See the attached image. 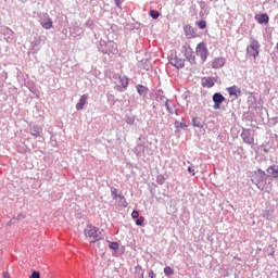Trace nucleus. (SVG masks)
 Instances as JSON below:
<instances>
[{
	"label": "nucleus",
	"instance_id": "1",
	"mask_svg": "<svg viewBox=\"0 0 278 278\" xmlns=\"http://www.w3.org/2000/svg\"><path fill=\"white\" fill-rule=\"evenodd\" d=\"M268 177L266 172L257 169L252 178V184H254L258 190H262V192L269 193L270 190H273V184H270Z\"/></svg>",
	"mask_w": 278,
	"mask_h": 278
},
{
	"label": "nucleus",
	"instance_id": "2",
	"mask_svg": "<svg viewBox=\"0 0 278 278\" xmlns=\"http://www.w3.org/2000/svg\"><path fill=\"white\" fill-rule=\"evenodd\" d=\"M260 41L254 37H250V43L247 47V55L248 58H253V60H257L260 56Z\"/></svg>",
	"mask_w": 278,
	"mask_h": 278
},
{
	"label": "nucleus",
	"instance_id": "3",
	"mask_svg": "<svg viewBox=\"0 0 278 278\" xmlns=\"http://www.w3.org/2000/svg\"><path fill=\"white\" fill-rule=\"evenodd\" d=\"M84 233L86 238H89L91 244L101 240V232L99 229L92 225H89L85 228Z\"/></svg>",
	"mask_w": 278,
	"mask_h": 278
},
{
	"label": "nucleus",
	"instance_id": "4",
	"mask_svg": "<svg viewBox=\"0 0 278 278\" xmlns=\"http://www.w3.org/2000/svg\"><path fill=\"white\" fill-rule=\"evenodd\" d=\"M181 53L190 62V64H197V56L194 55V51L190 47V45H184L181 48Z\"/></svg>",
	"mask_w": 278,
	"mask_h": 278
},
{
	"label": "nucleus",
	"instance_id": "5",
	"mask_svg": "<svg viewBox=\"0 0 278 278\" xmlns=\"http://www.w3.org/2000/svg\"><path fill=\"white\" fill-rule=\"evenodd\" d=\"M168 62L174 66L175 68H184L186 66V60L182 59L181 56L177 55V52L172 53L168 56Z\"/></svg>",
	"mask_w": 278,
	"mask_h": 278
},
{
	"label": "nucleus",
	"instance_id": "6",
	"mask_svg": "<svg viewBox=\"0 0 278 278\" xmlns=\"http://www.w3.org/2000/svg\"><path fill=\"white\" fill-rule=\"evenodd\" d=\"M195 53L201 58L202 62H206L207 56L210 55V50H207V46L204 42H200L195 48Z\"/></svg>",
	"mask_w": 278,
	"mask_h": 278
},
{
	"label": "nucleus",
	"instance_id": "7",
	"mask_svg": "<svg viewBox=\"0 0 278 278\" xmlns=\"http://www.w3.org/2000/svg\"><path fill=\"white\" fill-rule=\"evenodd\" d=\"M39 23L43 29H51L53 27V21H51V17L47 13L39 15Z\"/></svg>",
	"mask_w": 278,
	"mask_h": 278
},
{
	"label": "nucleus",
	"instance_id": "8",
	"mask_svg": "<svg viewBox=\"0 0 278 278\" xmlns=\"http://www.w3.org/2000/svg\"><path fill=\"white\" fill-rule=\"evenodd\" d=\"M241 138L245 144H254L255 142V135L250 129H243L241 132Z\"/></svg>",
	"mask_w": 278,
	"mask_h": 278
},
{
	"label": "nucleus",
	"instance_id": "9",
	"mask_svg": "<svg viewBox=\"0 0 278 278\" xmlns=\"http://www.w3.org/2000/svg\"><path fill=\"white\" fill-rule=\"evenodd\" d=\"M127 86H129V78H127V76H119L117 78L116 90L125 92V90H127Z\"/></svg>",
	"mask_w": 278,
	"mask_h": 278
},
{
	"label": "nucleus",
	"instance_id": "10",
	"mask_svg": "<svg viewBox=\"0 0 278 278\" xmlns=\"http://www.w3.org/2000/svg\"><path fill=\"white\" fill-rule=\"evenodd\" d=\"M29 134L33 138H40L42 136V126L34 124L29 126Z\"/></svg>",
	"mask_w": 278,
	"mask_h": 278
},
{
	"label": "nucleus",
	"instance_id": "11",
	"mask_svg": "<svg viewBox=\"0 0 278 278\" xmlns=\"http://www.w3.org/2000/svg\"><path fill=\"white\" fill-rule=\"evenodd\" d=\"M225 98L220 92H216L213 94L214 110H220V104L224 103Z\"/></svg>",
	"mask_w": 278,
	"mask_h": 278
},
{
	"label": "nucleus",
	"instance_id": "12",
	"mask_svg": "<svg viewBox=\"0 0 278 278\" xmlns=\"http://www.w3.org/2000/svg\"><path fill=\"white\" fill-rule=\"evenodd\" d=\"M201 86L203 88H214V86H216V78H214V77H203L201 79Z\"/></svg>",
	"mask_w": 278,
	"mask_h": 278
},
{
	"label": "nucleus",
	"instance_id": "13",
	"mask_svg": "<svg viewBox=\"0 0 278 278\" xmlns=\"http://www.w3.org/2000/svg\"><path fill=\"white\" fill-rule=\"evenodd\" d=\"M255 21H257V23L260 25H267L268 21H270V17H268V14H266V13L256 14L255 15Z\"/></svg>",
	"mask_w": 278,
	"mask_h": 278
},
{
	"label": "nucleus",
	"instance_id": "14",
	"mask_svg": "<svg viewBox=\"0 0 278 278\" xmlns=\"http://www.w3.org/2000/svg\"><path fill=\"white\" fill-rule=\"evenodd\" d=\"M225 58H215L213 61H212V68H223V66H225Z\"/></svg>",
	"mask_w": 278,
	"mask_h": 278
},
{
	"label": "nucleus",
	"instance_id": "15",
	"mask_svg": "<svg viewBox=\"0 0 278 278\" xmlns=\"http://www.w3.org/2000/svg\"><path fill=\"white\" fill-rule=\"evenodd\" d=\"M227 92L230 97H235V99H238V97L242 94V91L240 90V88H238V86L228 87Z\"/></svg>",
	"mask_w": 278,
	"mask_h": 278
},
{
	"label": "nucleus",
	"instance_id": "16",
	"mask_svg": "<svg viewBox=\"0 0 278 278\" xmlns=\"http://www.w3.org/2000/svg\"><path fill=\"white\" fill-rule=\"evenodd\" d=\"M87 101H88V94H83L78 103L76 104V110L78 111L84 110V105H86Z\"/></svg>",
	"mask_w": 278,
	"mask_h": 278
},
{
	"label": "nucleus",
	"instance_id": "17",
	"mask_svg": "<svg viewBox=\"0 0 278 278\" xmlns=\"http://www.w3.org/2000/svg\"><path fill=\"white\" fill-rule=\"evenodd\" d=\"M137 92L140 94V97H147V93L149 92V88L142 86V85H137Z\"/></svg>",
	"mask_w": 278,
	"mask_h": 278
},
{
	"label": "nucleus",
	"instance_id": "18",
	"mask_svg": "<svg viewBox=\"0 0 278 278\" xmlns=\"http://www.w3.org/2000/svg\"><path fill=\"white\" fill-rule=\"evenodd\" d=\"M267 173L268 175H270V177H273L274 179H278V168H276L275 166H269L267 168Z\"/></svg>",
	"mask_w": 278,
	"mask_h": 278
},
{
	"label": "nucleus",
	"instance_id": "19",
	"mask_svg": "<svg viewBox=\"0 0 278 278\" xmlns=\"http://www.w3.org/2000/svg\"><path fill=\"white\" fill-rule=\"evenodd\" d=\"M156 101H159L160 103H166V97L164 96V92L162 90H159L156 92Z\"/></svg>",
	"mask_w": 278,
	"mask_h": 278
},
{
	"label": "nucleus",
	"instance_id": "20",
	"mask_svg": "<svg viewBox=\"0 0 278 278\" xmlns=\"http://www.w3.org/2000/svg\"><path fill=\"white\" fill-rule=\"evenodd\" d=\"M111 194H112V198H113L114 200L118 199V197H119V199H122L123 201H125V197L118 194V190H117V189H114V188L111 189Z\"/></svg>",
	"mask_w": 278,
	"mask_h": 278
},
{
	"label": "nucleus",
	"instance_id": "21",
	"mask_svg": "<svg viewBox=\"0 0 278 278\" xmlns=\"http://www.w3.org/2000/svg\"><path fill=\"white\" fill-rule=\"evenodd\" d=\"M135 153L137 155H142V153H144V146L141 143L137 144L135 148Z\"/></svg>",
	"mask_w": 278,
	"mask_h": 278
},
{
	"label": "nucleus",
	"instance_id": "22",
	"mask_svg": "<svg viewBox=\"0 0 278 278\" xmlns=\"http://www.w3.org/2000/svg\"><path fill=\"white\" fill-rule=\"evenodd\" d=\"M72 34H76L75 38H79V37H81V34H84V29H81V27H79V26H76V27H74V30Z\"/></svg>",
	"mask_w": 278,
	"mask_h": 278
},
{
	"label": "nucleus",
	"instance_id": "23",
	"mask_svg": "<svg viewBox=\"0 0 278 278\" xmlns=\"http://www.w3.org/2000/svg\"><path fill=\"white\" fill-rule=\"evenodd\" d=\"M192 125H193V127H199L200 129H201V127H203V124L201 123V118H199V117L192 118Z\"/></svg>",
	"mask_w": 278,
	"mask_h": 278
},
{
	"label": "nucleus",
	"instance_id": "24",
	"mask_svg": "<svg viewBox=\"0 0 278 278\" xmlns=\"http://www.w3.org/2000/svg\"><path fill=\"white\" fill-rule=\"evenodd\" d=\"M164 274L166 275V277H170V275H175V270L170 266H166L164 268Z\"/></svg>",
	"mask_w": 278,
	"mask_h": 278
},
{
	"label": "nucleus",
	"instance_id": "25",
	"mask_svg": "<svg viewBox=\"0 0 278 278\" xmlns=\"http://www.w3.org/2000/svg\"><path fill=\"white\" fill-rule=\"evenodd\" d=\"M263 218H265L266 220H270V218H273V212L268 210L263 211Z\"/></svg>",
	"mask_w": 278,
	"mask_h": 278
},
{
	"label": "nucleus",
	"instance_id": "26",
	"mask_svg": "<svg viewBox=\"0 0 278 278\" xmlns=\"http://www.w3.org/2000/svg\"><path fill=\"white\" fill-rule=\"evenodd\" d=\"M174 125H175L176 129H184L187 127L186 123L179 122V121H176Z\"/></svg>",
	"mask_w": 278,
	"mask_h": 278
},
{
	"label": "nucleus",
	"instance_id": "27",
	"mask_svg": "<svg viewBox=\"0 0 278 278\" xmlns=\"http://www.w3.org/2000/svg\"><path fill=\"white\" fill-rule=\"evenodd\" d=\"M135 223L138 227H144V217H138Z\"/></svg>",
	"mask_w": 278,
	"mask_h": 278
},
{
	"label": "nucleus",
	"instance_id": "28",
	"mask_svg": "<svg viewBox=\"0 0 278 278\" xmlns=\"http://www.w3.org/2000/svg\"><path fill=\"white\" fill-rule=\"evenodd\" d=\"M150 16H151V18L156 21V18H160V13L156 10H151L150 11Z\"/></svg>",
	"mask_w": 278,
	"mask_h": 278
},
{
	"label": "nucleus",
	"instance_id": "29",
	"mask_svg": "<svg viewBox=\"0 0 278 278\" xmlns=\"http://www.w3.org/2000/svg\"><path fill=\"white\" fill-rule=\"evenodd\" d=\"M109 247L112 251H118V242H110Z\"/></svg>",
	"mask_w": 278,
	"mask_h": 278
},
{
	"label": "nucleus",
	"instance_id": "30",
	"mask_svg": "<svg viewBox=\"0 0 278 278\" xmlns=\"http://www.w3.org/2000/svg\"><path fill=\"white\" fill-rule=\"evenodd\" d=\"M198 26H199L200 29H205L207 24L205 23V21H200V22H198Z\"/></svg>",
	"mask_w": 278,
	"mask_h": 278
},
{
	"label": "nucleus",
	"instance_id": "31",
	"mask_svg": "<svg viewBox=\"0 0 278 278\" xmlns=\"http://www.w3.org/2000/svg\"><path fill=\"white\" fill-rule=\"evenodd\" d=\"M185 31H186V35H187V36H192V27L186 26V27H185Z\"/></svg>",
	"mask_w": 278,
	"mask_h": 278
},
{
	"label": "nucleus",
	"instance_id": "32",
	"mask_svg": "<svg viewBox=\"0 0 278 278\" xmlns=\"http://www.w3.org/2000/svg\"><path fill=\"white\" fill-rule=\"evenodd\" d=\"M30 278H40V271L34 270L30 275Z\"/></svg>",
	"mask_w": 278,
	"mask_h": 278
},
{
	"label": "nucleus",
	"instance_id": "33",
	"mask_svg": "<svg viewBox=\"0 0 278 278\" xmlns=\"http://www.w3.org/2000/svg\"><path fill=\"white\" fill-rule=\"evenodd\" d=\"M126 123H127V125H134V123H135L134 117H127Z\"/></svg>",
	"mask_w": 278,
	"mask_h": 278
},
{
	"label": "nucleus",
	"instance_id": "34",
	"mask_svg": "<svg viewBox=\"0 0 278 278\" xmlns=\"http://www.w3.org/2000/svg\"><path fill=\"white\" fill-rule=\"evenodd\" d=\"M139 216H140V213L138 211H132L131 213L132 218H139Z\"/></svg>",
	"mask_w": 278,
	"mask_h": 278
},
{
	"label": "nucleus",
	"instance_id": "35",
	"mask_svg": "<svg viewBox=\"0 0 278 278\" xmlns=\"http://www.w3.org/2000/svg\"><path fill=\"white\" fill-rule=\"evenodd\" d=\"M115 4L117 5V8H119V10L123 8V2L121 0H114Z\"/></svg>",
	"mask_w": 278,
	"mask_h": 278
},
{
	"label": "nucleus",
	"instance_id": "36",
	"mask_svg": "<svg viewBox=\"0 0 278 278\" xmlns=\"http://www.w3.org/2000/svg\"><path fill=\"white\" fill-rule=\"evenodd\" d=\"M169 101L170 100H168V99L165 100V108H166L167 111L172 109L170 104H169Z\"/></svg>",
	"mask_w": 278,
	"mask_h": 278
},
{
	"label": "nucleus",
	"instance_id": "37",
	"mask_svg": "<svg viewBox=\"0 0 278 278\" xmlns=\"http://www.w3.org/2000/svg\"><path fill=\"white\" fill-rule=\"evenodd\" d=\"M188 173H190L192 176H194V166L188 167Z\"/></svg>",
	"mask_w": 278,
	"mask_h": 278
},
{
	"label": "nucleus",
	"instance_id": "38",
	"mask_svg": "<svg viewBox=\"0 0 278 278\" xmlns=\"http://www.w3.org/2000/svg\"><path fill=\"white\" fill-rule=\"evenodd\" d=\"M149 277L155 278V277H157V275H155V273L153 270H150L149 271Z\"/></svg>",
	"mask_w": 278,
	"mask_h": 278
},
{
	"label": "nucleus",
	"instance_id": "39",
	"mask_svg": "<svg viewBox=\"0 0 278 278\" xmlns=\"http://www.w3.org/2000/svg\"><path fill=\"white\" fill-rule=\"evenodd\" d=\"M23 218H25V215H23V214H20V215L17 216V220H23Z\"/></svg>",
	"mask_w": 278,
	"mask_h": 278
},
{
	"label": "nucleus",
	"instance_id": "40",
	"mask_svg": "<svg viewBox=\"0 0 278 278\" xmlns=\"http://www.w3.org/2000/svg\"><path fill=\"white\" fill-rule=\"evenodd\" d=\"M2 278H10V274H8V273H3Z\"/></svg>",
	"mask_w": 278,
	"mask_h": 278
},
{
	"label": "nucleus",
	"instance_id": "41",
	"mask_svg": "<svg viewBox=\"0 0 278 278\" xmlns=\"http://www.w3.org/2000/svg\"><path fill=\"white\" fill-rule=\"evenodd\" d=\"M167 112H169V114H173V109H169Z\"/></svg>",
	"mask_w": 278,
	"mask_h": 278
},
{
	"label": "nucleus",
	"instance_id": "42",
	"mask_svg": "<svg viewBox=\"0 0 278 278\" xmlns=\"http://www.w3.org/2000/svg\"><path fill=\"white\" fill-rule=\"evenodd\" d=\"M12 220H13V219H11V220L8 223V225H11V224H12Z\"/></svg>",
	"mask_w": 278,
	"mask_h": 278
},
{
	"label": "nucleus",
	"instance_id": "43",
	"mask_svg": "<svg viewBox=\"0 0 278 278\" xmlns=\"http://www.w3.org/2000/svg\"><path fill=\"white\" fill-rule=\"evenodd\" d=\"M264 152H265V153H268V150L264 149Z\"/></svg>",
	"mask_w": 278,
	"mask_h": 278
},
{
	"label": "nucleus",
	"instance_id": "44",
	"mask_svg": "<svg viewBox=\"0 0 278 278\" xmlns=\"http://www.w3.org/2000/svg\"><path fill=\"white\" fill-rule=\"evenodd\" d=\"M159 184H164V180L159 181Z\"/></svg>",
	"mask_w": 278,
	"mask_h": 278
},
{
	"label": "nucleus",
	"instance_id": "45",
	"mask_svg": "<svg viewBox=\"0 0 278 278\" xmlns=\"http://www.w3.org/2000/svg\"><path fill=\"white\" fill-rule=\"evenodd\" d=\"M143 277H144V274L141 275V278H143Z\"/></svg>",
	"mask_w": 278,
	"mask_h": 278
},
{
	"label": "nucleus",
	"instance_id": "46",
	"mask_svg": "<svg viewBox=\"0 0 278 278\" xmlns=\"http://www.w3.org/2000/svg\"><path fill=\"white\" fill-rule=\"evenodd\" d=\"M159 181H164V180H162V179L159 178Z\"/></svg>",
	"mask_w": 278,
	"mask_h": 278
},
{
	"label": "nucleus",
	"instance_id": "47",
	"mask_svg": "<svg viewBox=\"0 0 278 278\" xmlns=\"http://www.w3.org/2000/svg\"><path fill=\"white\" fill-rule=\"evenodd\" d=\"M180 1H184V0H180Z\"/></svg>",
	"mask_w": 278,
	"mask_h": 278
}]
</instances>
